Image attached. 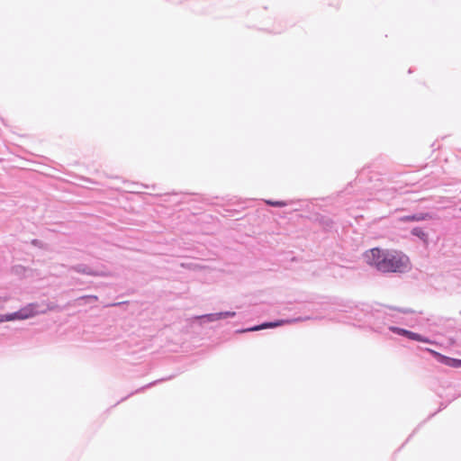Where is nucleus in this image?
Wrapping results in <instances>:
<instances>
[{
	"label": "nucleus",
	"mask_w": 461,
	"mask_h": 461,
	"mask_svg": "<svg viewBox=\"0 0 461 461\" xmlns=\"http://www.w3.org/2000/svg\"><path fill=\"white\" fill-rule=\"evenodd\" d=\"M365 259L368 265L383 273H404L411 268L409 258L398 250L375 248L365 253Z\"/></svg>",
	"instance_id": "nucleus-1"
},
{
	"label": "nucleus",
	"mask_w": 461,
	"mask_h": 461,
	"mask_svg": "<svg viewBox=\"0 0 461 461\" xmlns=\"http://www.w3.org/2000/svg\"><path fill=\"white\" fill-rule=\"evenodd\" d=\"M71 269L77 273H80V274L87 275V276H113L109 271L94 269L85 264L76 265V266L72 267Z\"/></svg>",
	"instance_id": "nucleus-2"
},
{
	"label": "nucleus",
	"mask_w": 461,
	"mask_h": 461,
	"mask_svg": "<svg viewBox=\"0 0 461 461\" xmlns=\"http://www.w3.org/2000/svg\"><path fill=\"white\" fill-rule=\"evenodd\" d=\"M234 316H236L235 312L226 311V312H216V313H208V314L196 316V317H194V319L199 320L200 323L203 324V321L213 322V321H218L220 320L226 319V318H232Z\"/></svg>",
	"instance_id": "nucleus-3"
},
{
	"label": "nucleus",
	"mask_w": 461,
	"mask_h": 461,
	"mask_svg": "<svg viewBox=\"0 0 461 461\" xmlns=\"http://www.w3.org/2000/svg\"><path fill=\"white\" fill-rule=\"evenodd\" d=\"M299 320L300 319H295V320H281V321H277L264 322V323H262L260 325H258V326H254V327L248 328V329H243V330H239L236 332L242 333V332H249V331H257V330H261L269 329V328H276V327H278V326H281V325H284V324L292 323V322L299 321Z\"/></svg>",
	"instance_id": "nucleus-4"
},
{
	"label": "nucleus",
	"mask_w": 461,
	"mask_h": 461,
	"mask_svg": "<svg viewBox=\"0 0 461 461\" xmlns=\"http://www.w3.org/2000/svg\"><path fill=\"white\" fill-rule=\"evenodd\" d=\"M19 311L23 320H27L44 312V311L40 310V305L36 303H29Z\"/></svg>",
	"instance_id": "nucleus-5"
},
{
	"label": "nucleus",
	"mask_w": 461,
	"mask_h": 461,
	"mask_svg": "<svg viewBox=\"0 0 461 461\" xmlns=\"http://www.w3.org/2000/svg\"><path fill=\"white\" fill-rule=\"evenodd\" d=\"M438 361L447 366L459 368L461 367V359H456L452 357H448L446 356H443L441 354H437Z\"/></svg>",
	"instance_id": "nucleus-6"
},
{
	"label": "nucleus",
	"mask_w": 461,
	"mask_h": 461,
	"mask_svg": "<svg viewBox=\"0 0 461 461\" xmlns=\"http://www.w3.org/2000/svg\"><path fill=\"white\" fill-rule=\"evenodd\" d=\"M428 219H431V215L429 213H423V212H419V213H414V214H410V215L401 217L402 221H424V220H428Z\"/></svg>",
	"instance_id": "nucleus-7"
},
{
	"label": "nucleus",
	"mask_w": 461,
	"mask_h": 461,
	"mask_svg": "<svg viewBox=\"0 0 461 461\" xmlns=\"http://www.w3.org/2000/svg\"><path fill=\"white\" fill-rule=\"evenodd\" d=\"M31 272V269L22 265H16L12 267V273L21 277H27Z\"/></svg>",
	"instance_id": "nucleus-8"
},
{
	"label": "nucleus",
	"mask_w": 461,
	"mask_h": 461,
	"mask_svg": "<svg viewBox=\"0 0 461 461\" xmlns=\"http://www.w3.org/2000/svg\"><path fill=\"white\" fill-rule=\"evenodd\" d=\"M411 234L418 237L424 244H428V242H429L428 234L421 228H419V227L413 228L411 230Z\"/></svg>",
	"instance_id": "nucleus-9"
},
{
	"label": "nucleus",
	"mask_w": 461,
	"mask_h": 461,
	"mask_svg": "<svg viewBox=\"0 0 461 461\" xmlns=\"http://www.w3.org/2000/svg\"><path fill=\"white\" fill-rule=\"evenodd\" d=\"M405 337H407L408 339H410L411 340H416V341L424 342V343H431V341L429 339L422 337L421 335L412 332V331H410V330L406 331Z\"/></svg>",
	"instance_id": "nucleus-10"
},
{
	"label": "nucleus",
	"mask_w": 461,
	"mask_h": 461,
	"mask_svg": "<svg viewBox=\"0 0 461 461\" xmlns=\"http://www.w3.org/2000/svg\"><path fill=\"white\" fill-rule=\"evenodd\" d=\"M226 204V208H224L225 212H227L226 214H224L225 217H233V218H236V219H239V212H236L235 209H232V205H234V203H225Z\"/></svg>",
	"instance_id": "nucleus-11"
},
{
	"label": "nucleus",
	"mask_w": 461,
	"mask_h": 461,
	"mask_svg": "<svg viewBox=\"0 0 461 461\" xmlns=\"http://www.w3.org/2000/svg\"><path fill=\"white\" fill-rule=\"evenodd\" d=\"M389 330L391 331H393V333H396L398 335L404 336V337H405V334L407 331V330H405V329L398 328L395 326H389Z\"/></svg>",
	"instance_id": "nucleus-12"
},
{
	"label": "nucleus",
	"mask_w": 461,
	"mask_h": 461,
	"mask_svg": "<svg viewBox=\"0 0 461 461\" xmlns=\"http://www.w3.org/2000/svg\"><path fill=\"white\" fill-rule=\"evenodd\" d=\"M10 316H11V321H23L22 316L20 315V311H17V312H11Z\"/></svg>",
	"instance_id": "nucleus-13"
},
{
	"label": "nucleus",
	"mask_w": 461,
	"mask_h": 461,
	"mask_svg": "<svg viewBox=\"0 0 461 461\" xmlns=\"http://www.w3.org/2000/svg\"><path fill=\"white\" fill-rule=\"evenodd\" d=\"M11 321L10 313L0 314V322Z\"/></svg>",
	"instance_id": "nucleus-14"
},
{
	"label": "nucleus",
	"mask_w": 461,
	"mask_h": 461,
	"mask_svg": "<svg viewBox=\"0 0 461 461\" xmlns=\"http://www.w3.org/2000/svg\"><path fill=\"white\" fill-rule=\"evenodd\" d=\"M83 298H88V299H92V300H95V301L97 300V296H95V295L84 296Z\"/></svg>",
	"instance_id": "nucleus-15"
},
{
	"label": "nucleus",
	"mask_w": 461,
	"mask_h": 461,
	"mask_svg": "<svg viewBox=\"0 0 461 461\" xmlns=\"http://www.w3.org/2000/svg\"><path fill=\"white\" fill-rule=\"evenodd\" d=\"M402 312H404V313H408V312H411V310L405 309V310H402Z\"/></svg>",
	"instance_id": "nucleus-16"
},
{
	"label": "nucleus",
	"mask_w": 461,
	"mask_h": 461,
	"mask_svg": "<svg viewBox=\"0 0 461 461\" xmlns=\"http://www.w3.org/2000/svg\"><path fill=\"white\" fill-rule=\"evenodd\" d=\"M396 321L399 322V323H404V321L402 319H397Z\"/></svg>",
	"instance_id": "nucleus-17"
},
{
	"label": "nucleus",
	"mask_w": 461,
	"mask_h": 461,
	"mask_svg": "<svg viewBox=\"0 0 461 461\" xmlns=\"http://www.w3.org/2000/svg\"><path fill=\"white\" fill-rule=\"evenodd\" d=\"M271 205H285V203H270Z\"/></svg>",
	"instance_id": "nucleus-18"
},
{
	"label": "nucleus",
	"mask_w": 461,
	"mask_h": 461,
	"mask_svg": "<svg viewBox=\"0 0 461 461\" xmlns=\"http://www.w3.org/2000/svg\"><path fill=\"white\" fill-rule=\"evenodd\" d=\"M3 303H4V300H2V299L0 298V308L2 307Z\"/></svg>",
	"instance_id": "nucleus-19"
},
{
	"label": "nucleus",
	"mask_w": 461,
	"mask_h": 461,
	"mask_svg": "<svg viewBox=\"0 0 461 461\" xmlns=\"http://www.w3.org/2000/svg\"><path fill=\"white\" fill-rule=\"evenodd\" d=\"M431 353H434L438 357V353L434 352V350H431Z\"/></svg>",
	"instance_id": "nucleus-20"
},
{
	"label": "nucleus",
	"mask_w": 461,
	"mask_h": 461,
	"mask_svg": "<svg viewBox=\"0 0 461 461\" xmlns=\"http://www.w3.org/2000/svg\"><path fill=\"white\" fill-rule=\"evenodd\" d=\"M460 211H461V208H460Z\"/></svg>",
	"instance_id": "nucleus-21"
}]
</instances>
